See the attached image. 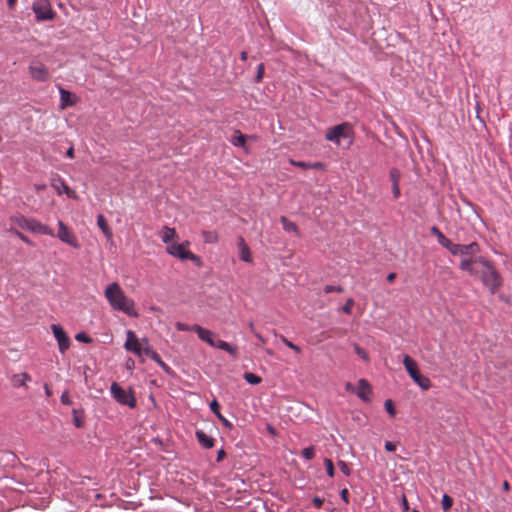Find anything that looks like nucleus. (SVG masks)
Returning <instances> with one entry per match:
<instances>
[{
	"label": "nucleus",
	"mask_w": 512,
	"mask_h": 512,
	"mask_svg": "<svg viewBox=\"0 0 512 512\" xmlns=\"http://www.w3.org/2000/svg\"><path fill=\"white\" fill-rule=\"evenodd\" d=\"M459 268L471 276L479 277L491 294H495L503 284V279L492 262L484 257L464 258L461 260Z\"/></svg>",
	"instance_id": "f257e3e1"
},
{
	"label": "nucleus",
	"mask_w": 512,
	"mask_h": 512,
	"mask_svg": "<svg viewBox=\"0 0 512 512\" xmlns=\"http://www.w3.org/2000/svg\"><path fill=\"white\" fill-rule=\"evenodd\" d=\"M104 296L113 310L123 312L130 317L139 316L134 300L125 295L117 282L106 287Z\"/></svg>",
	"instance_id": "f03ea898"
},
{
	"label": "nucleus",
	"mask_w": 512,
	"mask_h": 512,
	"mask_svg": "<svg viewBox=\"0 0 512 512\" xmlns=\"http://www.w3.org/2000/svg\"><path fill=\"white\" fill-rule=\"evenodd\" d=\"M353 127L350 123L344 122L339 125L329 128L326 132V140L341 145V140H346V146L349 147L353 142Z\"/></svg>",
	"instance_id": "7ed1b4c3"
},
{
	"label": "nucleus",
	"mask_w": 512,
	"mask_h": 512,
	"mask_svg": "<svg viewBox=\"0 0 512 512\" xmlns=\"http://www.w3.org/2000/svg\"><path fill=\"white\" fill-rule=\"evenodd\" d=\"M403 364L409 376L419 387L423 390H428L431 387L430 379L420 373L417 362L413 358L409 355H405L403 358Z\"/></svg>",
	"instance_id": "20e7f679"
},
{
	"label": "nucleus",
	"mask_w": 512,
	"mask_h": 512,
	"mask_svg": "<svg viewBox=\"0 0 512 512\" xmlns=\"http://www.w3.org/2000/svg\"><path fill=\"white\" fill-rule=\"evenodd\" d=\"M189 246V242L186 241L184 243L178 244L176 242L171 243L166 247V251L173 257L179 258L180 260H191L195 263L200 262V258L189 251L187 248Z\"/></svg>",
	"instance_id": "39448f33"
},
{
	"label": "nucleus",
	"mask_w": 512,
	"mask_h": 512,
	"mask_svg": "<svg viewBox=\"0 0 512 512\" xmlns=\"http://www.w3.org/2000/svg\"><path fill=\"white\" fill-rule=\"evenodd\" d=\"M113 398L121 405L135 408L136 399L131 391L124 390L117 382H113L110 388Z\"/></svg>",
	"instance_id": "423d86ee"
},
{
	"label": "nucleus",
	"mask_w": 512,
	"mask_h": 512,
	"mask_svg": "<svg viewBox=\"0 0 512 512\" xmlns=\"http://www.w3.org/2000/svg\"><path fill=\"white\" fill-rule=\"evenodd\" d=\"M57 237L65 244L78 249L80 248V244L77 240L76 235L74 232L68 228L66 224H64L62 221L58 222V232Z\"/></svg>",
	"instance_id": "0eeeda50"
},
{
	"label": "nucleus",
	"mask_w": 512,
	"mask_h": 512,
	"mask_svg": "<svg viewBox=\"0 0 512 512\" xmlns=\"http://www.w3.org/2000/svg\"><path fill=\"white\" fill-rule=\"evenodd\" d=\"M453 255L470 256L474 258L479 251V245L476 242H472L468 245L454 244L453 242L447 249Z\"/></svg>",
	"instance_id": "6e6552de"
},
{
	"label": "nucleus",
	"mask_w": 512,
	"mask_h": 512,
	"mask_svg": "<svg viewBox=\"0 0 512 512\" xmlns=\"http://www.w3.org/2000/svg\"><path fill=\"white\" fill-rule=\"evenodd\" d=\"M51 329L58 342L60 352L65 353L70 347V338L68 337L64 329L58 324H53L51 326Z\"/></svg>",
	"instance_id": "1a4fd4ad"
},
{
	"label": "nucleus",
	"mask_w": 512,
	"mask_h": 512,
	"mask_svg": "<svg viewBox=\"0 0 512 512\" xmlns=\"http://www.w3.org/2000/svg\"><path fill=\"white\" fill-rule=\"evenodd\" d=\"M34 13L37 20L39 21L53 20L56 15L55 12L51 9L48 0H40L38 6H34Z\"/></svg>",
	"instance_id": "9d476101"
},
{
	"label": "nucleus",
	"mask_w": 512,
	"mask_h": 512,
	"mask_svg": "<svg viewBox=\"0 0 512 512\" xmlns=\"http://www.w3.org/2000/svg\"><path fill=\"white\" fill-rule=\"evenodd\" d=\"M126 335H127V339L124 344L125 349L127 351L132 352V353L136 354L137 356L141 357L143 342L142 341L140 342L139 339L137 338L136 334L131 330H128Z\"/></svg>",
	"instance_id": "9b49d317"
},
{
	"label": "nucleus",
	"mask_w": 512,
	"mask_h": 512,
	"mask_svg": "<svg viewBox=\"0 0 512 512\" xmlns=\"http://www.w3.org/2000/svg\"><path fill=\"white\" fill-rule=\"evenodd\" d=\"M192 330L197 333L198 337L202 341L206 342L208 345L212 347L215 346L216 337L212 331L205 329L197 324L192 326Z\"/></svg>",
	"instance_id": "f8f14e48"
},
{
	"label": "nucleus",
	"mask_w": 512,
	"mask_h": 512,
	"mask_svg": "<svg viewBox=\"0 0 512 512\" xmlns=\"http://www.w3.org/2000/svg\"><path fill=\"white\" fill-rule=\"evenodd\" d=\"M238 250H239V257L242 261L251 263L252 262V255L251 250L247 243L245 242L243 237L238 238L237 242Z\"/></svg>",
	"instance_id": "ddd939ff"
},
{
	"label": "nucleus",
	"mask_w": 512,
	"mask_h": 512,
	"mask_svg": "<svg viewBox=\"0 0 512 512\" xmlns=\"http://www.w3.org/2000/svg\"><path fill=\"white\" fill-rule=\"evenodd\" d=\"M355 393L360 399L364 401L369 400V397L371 395V386L368 383V381L365 379H360L358 381Z\"/></svg>",
	"instance_id": "4468645a"
},
{
	"label": "nucleus",
	"mask_w": 512,
	"mask_h": 512,
	"mask_svg": "<svg viewBox=\"0 0 512 512\" xmlns=\"http://www.w3.org/2000/svg\"><path fill=\"white\" fill-rule=\"evenodd\" d=\"M162 241L168 246L174 243L173 240L178 239V234L174 228L164 226L160 232Z\"/></svg>",
	"instance_id": "2eb2a0df"
},
{
	"label": "nucleus",
	"mask_w": 512,
	"mask_h": 512,
	"mask_svg": "<svg viewBox=\"0 0 512 512\" xmlns=\"http://www.w3.org/2000/svg\"><path fill=\"white\" fill-rule=\"evenodd\" d=\"M11 222L13 230L19 227L23 230L32 231V222L24 216H14L11 218Z\"/></svg>",
	"instance_id": "dca6fc26"
},
{
	"label": "nucleus",
	"mask_w": 512,
	"mask_h": 512,
	"mask_svg": "<svg viewBox=\"0 0 512 512\" xmlns=\"http://www.w3.org/2000/svg\"><path fill=\"white\" fill-rule=\"evenodd\" d=\"M53 188L56 190V192L61 195L62 193H65L69 198L76 199V193L74 190H72L70 187H68L63 181H57L53 183Z\"/></svg>",
	"instance_id": "f3484780"
},
{
	"label": "nucleus",
	"mask_w": 512,
	"mask_h": 512,
	"mask_svg": "<svg viewBox=\"0 0 512 512\" xmlns=\"http://www.w3.org/2000/svg\"><path fill=\"white\" fill-rule=\"evenodd\" d=\"M430 232L432 235H434L437 240H438V243L445 247L446 249H448V247L451 245L452 241L450 239H448L441 231L440 229L437 227V226H432L431 229H430Z\"/></svg>",
	"instance_id": "a211bd4d"
},
{
	"label": "nucleus",
	"mask_w": 512,
	"mask_h": 512,
	"mask_svg": "<svg viewBox=\"0 0 512 512\" xmlns=\"http://www.w3.org/2000/svg\"><path fill=\"white\" fill-rule=\"evenodd\" d=\"M196 438L198 442L206 449H210L214 446V439L201 430L196 431Z\"/></svg>",
	"instance_id": "6ab92c4d"
},
{
	"label": "nucleus",
	"mask_w": 512,
	"mask_h": 512,
	"mask_svg": "<svg viewBox=\"0 0 512 512\" xmlns=\"http://www.w3.org/2000/svg\"><path fill=\"white\" fill-rule=\"evenodd\" d=\"M30 380V376L28 373L26 372H23V373H19V374H14L12 377H11V384L14 386V387H22L25 385L26 381Z\"/></svg>",
	"instance_id": "aec40b11"
},
{
	"label": "nucleus",
	"mask_w": 512,
	"mask_h": 512,
	"mask_svg": "<svg viewBox=\"0 0 512 512\" xmlns=\"http://www.w3.org/2000/svg\"><path fill=\"white\" fill-rule=\"evenodd\" d=\"M214 347L219 348L221 350H224V351L228 352L230 355H232L234 357L237 356V347L236 346H232L231 344H229L226 341H223V340H220V339H216Z\"/></svg>",
	"instance_id": "412c9836"
},
{
	"label": "nucleus",
	"mask_w": 512,
	"mask_h": 512,
	"mask_svg": "<svg viewBox=\"0 0 512 512\" xmlns=\"http://www.w3.org/2000/svg\"><path fill=\"white\" fill-rule=\"evenodd\" d=\"M72 94L65 90L60 89V100H61V107L65 108L67 106H73L75 104V101L71 100Z\"/></svg>",
	"instance_id": "4be33fe9"
},
{
	"label": "nucleus",
	"mask_w": 512,
	"mask_h": 512,
	"mask_svg": "<svg viewBox=\"0 0 512 512\" xmlns=\"http://www.w3.org/2000/svg\"><path fill=\"white\" fill-rule=\"evenodd\" d=\"M97 225L102 230V232L106 235L107 238H111L112 232L110 227L107 224V220L103 215L97 216Z\"/></svg>",
	"instance_id": "5701e85b"
},
{
	"label": "nucleus",
	"mask_w": 512,
	"mask_h": 512,
	"mask_svg": "<svg viewBox=\"0 0 512 512\" xmlns=\"http://www.w3.org/2000/svg\"><path fill=\"white\" fill-rule=\"evenodd\" d=\"M48 77L49 72L45 66L40 65L39 67H34V79L44 81L48 79Z\"/></svg>",
	"instance_id": "b1692460"
},
{
	"label": "nucleus",
	"mask_w": 512,
	"mask_h": 512,
	"mask_svg": "<svg viewBox=\"0 0 512 512\" xmlns=\"http://www.w3.org/2000/svg\"><path fill=\"white\" fill-rule=\"evenodd\" d=\"M34 233H40L44 235L54 236L53 230L44 224L38 223L34 221Z\"/></svg>",
	"instance_id": "393cba45"
},
{
	"label": "nucleus",
	"mask_w": 512,
	"mask_h": 512,
	"mask_svg": "<svg viewBox=\"0 0 512 512\" xmlns=\"http://www.w3.org/2000/svg\"><path fill=\"white\" fill-rule=\"evenodd\" d=\"M202 236L205 243L214 244L219 240L218 233L216 231H203Z\"/></svg>",
	"instance_id": "a878e982"
},
{
	"label": "nucleus",
	"mask_w": 512,
	"mask_h": 512,
	"mask_svg": "<svg viewBox=\"0 0 512 512\" xmlns=\"http://www.w3.org/2000/svg\"><path fill=\"white\" fill-rule=\"evenodd\" d=\"M231 143L237 147H244L246 143V137L237 130L231 139Z\"/></svg>",
	"instance_id": "bb28decb"
},
{
	"label": "nucleus",
	"mask_w": 512,
	"mask_h": 512,
	"mask_svg": "<svg viewBox=\"0 0 512 512\" xmlns=\"http://www.w3.org/2000/svg\"><path fill=\"white\" fill-rule=\"evenodd\" d=\"M244 379L249 384H252V385H257V384L261 383V381H262L261 377H259L258 375L254 374V373H251V372H246L244 374Z\"/></svg>",
	"instance_id": "cd10ccee"
},
{
	"label": "nucleus",
	"mask_w": 512,
	"mask_h": 512,
	"mask_svg": "<svg viewBox=\"0 0 512 512\" xmlns=\"http://www.w3.org/2000/svg\"><path fill=\"white\" fill-rule=\"evenodd\" d=\"M281 222L283 224V229L286 231H297V225L291 221H289L286 217H281Z\"/></svg>",
	"instance_id": "c85d7f7f"
},
{
	"label": "nucleus",
	"mask_w": 512,
	"mask_h": 512,
	"mask_svg": "<svg viewBox=\"0 0 512 512\" xmlns=\"http://www.w3.org/2000/svg\"><path fill=\"white\" fill-rule=\"evenodd\" d=\"M452 505L453 499L449 495L444 494L442 497V508L444 512H448L451 509Z\"/></svg>",
	"instance_id": "c756f323"
},
{
	"label": "nucleus",
	"mask_w": 512,
	"mask_h": 512,
	"mask_svg": "<svg viewBox=\"0 0 512 512\" xmlns=\"http://www.w3.org/2000/svg\"><path fill=\"white\" fill-rule=\"evenodd\" d=\"M354 351L355 353L361 358L363 359L364 361L368 362L369 361V356H368V353L366 352L365 349H363L362 347H360L358 344H354Z\"/></svg>",
	"instance_id": "7c9ffc66"
},
{
	"label": "nucleus",
	"mask_w": 512,
	"mask_h": 512,
	"mask_svg": "<svg viewBox=\"0 0 512 512\" xmlns=\"http://www.w3.org/2000/svg\"><path fill=\"white\" fill-rule=\"evenodd\" d=\"M324 465H325V468H326V472L327 474L332 478L334 477L335 475V469H334V464H333V461L329 458H325L324 459Z\"/></svg>",
	"instance_id": "2f4dec72"
},
{
	"label": "nucleus",
	"mask_w": 512,
	"mask_h": 512,
	"mask_svg": "<svg viewBox=\"0 0 512 512\" xmlns=\"http://www.w3.org/2000/svg\"><path fill=\"white\" fill-rule=\"evenodd\" d=\"M142 355H146L148 357L151 356V353H154L155 350H153L150 346H149V342L147 340V338H143L142 339Z\"/></svg>",
	"instance_id": "473e14b6"
},
{
	"label": "nucleus",
	"mask_w": 512,
	"mask_h": 512,
	"mask_svg": "<svg viewBox=\"0 0 512 512\" xmlns=\"http://www.w3.org/2000/svg\"><path fill=\"white\" fill-rule=\"evenodd\" d=\"M384 406L390 416L394 417L396 415L394 403L391 399H387L384 403Z\"/></svg>",
	"instance_id": "72a5a7b5"
},
{
	"label": "nucleus",
	"mask_w": 512,
	"mask_h": 512,
	"mask_svg": "<svg viewBox=\"0 0 512 512\" xmlns=\"http://www.w3.org/2000/svg\"><path fill=\"white\" fill-rule=\"evenodd\" d=\"M337 464H338L339 469L341 470V472H342L344 475H346V476H349V475H350L351 470H350V468H349L348 464H347L345 461H343V460H339Z\"/></svg>",
	"instance_id": "f704fd0d"
},
{
	"label": "nucleus",
	"mask_w": 512,
	"mask_h": 512,
	"mask_svg": "<svg viewBox=\"0 0 512 512\" xmlns=\"http://www.w3.org/2000/svg\"><path fill=\"white\" fill-rule=\"evenodd\" d=\"M302 456L307 459V460H311L314 458L315 456V451H314V448L313 447H307L305 449H303L302 451Z\"/></svg>",
	"instance_id": "c9c22d12"
},
{
	"label": "nucleus",
	"mask_w": 512,
	"mask_h": 512,
	"mask_svg": "<svg viewBox=\"0 0 512 512\" xmlns=\"http://www.w3.org/2000/svg\"><path fill=\"white\" fill-rule=\"evenodd\" d=\"M75 339L83 343H91L92 339L84 332H79L75 335Z\"/></svg>",
	"instance_id": "e433bc0d"
},
{
	"label": "nucleus",
	"mask_w": 512,
	"mask_h": 512,
	"mask_svg": "<svg viewBox=\"0 0 512 512\" xmlns=\"http://www.w3.org/2000/svg\"><path fill=\"white\" fill-rule=\"evenodd\" d=\"M354 306V300L352 298H349L346 303L344 304V306L342 307V311L345 313V314H351L352 312V308Z\"/></svg>",
	"instance_id": "4c0bfd02"
},
{
	"label": "nucleus",
	"mask_w": 512,
	"mask_h": 512,
	"mask_svg": "<svg viewBox=\"0 0 512 512\" xmlns=\"http://www.w3.org/2000/svg\"><path fill=\"white\" fill-rule=\"evenodd\" d=\"M343 291H344V289H343V287H341V286L326 285V286L324 287V292H325L326 294H328V293H332V292H338V293H341V292H343Z\"/></svg>",
	"instance_id": "58836bf2"
},
{
	"label": "nucleus",
	"mask_w": 512,
	"mask_h": 512,
	"mask_svg": "<svg viewBox=\"0 0 512 512\" xmlns=\"http://www.w3.org/2000/svg\"><path fill=\"white\" fill-rule=\"evenodd\" d=\"M390 180L392 182V184H399V180H400V172L397 170V169H392L390 171Z\"/></svg>",
	"instance_id": "ea45409f"
},
{
	"label": "nucleus",
	"mask_w": 512,
	"mask_h": 512,
	"mask_svg": "<svg viewBox=\"0 0 512 512\" xmlns=\"http://www.w3.org/2000/svg\"><path fill=\"white\" fill-rule=\"evenodd\" d=\"M73 422H74V425L78 428L82 427L83 426V420L82 418L78 415V411L76 409L73 410Z\"/></svg>",
	"instance_id": "a19ab883"
},
{
	"label": "nucleus",
	"mask_w": 512,
	"mask_h": 512,
	"mask_svg": "<svg viewBox=\"0 0 512 512\" xmlns=\"http://www.w3.org/2000/svg\"><path fill=\"white\" fill-rule=\"evenodd\" d=\"M290 164L295 166V167H299L301 169H308L309 168V163H306V162H303V161H296V160H290Z\"/></svg>",
	"instance_id": "79ce46f5"
},
{
	"label": "nucleus",
	"mask_w": 512,
	"mask_h": 512,
	"mask_svg": "<svg viewBox=\"0 0 512 512\" xmlns=\"http://www.w3.org/2000/svg\"><path fill=\"white\" fill-rule=\"evenodd\" d=\"M175 327L178 331H193L192 330V326H189L185 323H182V322H177L175 324Z\"/></svg>",
	"instance_id": "37998d69"
},
{
	"label": "nucleus",
	"mask_w": 512,
	"mask_h": 512,
	"mask_svg": "<svg viewBox=\"0 0 512 512\" xmlns=\"http://www.w3.org/2000/svg\"><path fill=\"white\" fill-rule=\"evenodd\" d=\"M210 409L211 411L215 414V415H219L220 413V404L218 403L217 400H213L211 403H210Z\"/></svg>",
	"instance_id": "c03bdc74"
},
{
	"label": "nucleus",
	"mask_w": 512,
	"mask_h": 512,
	"mask_svg": "<svg viewBox=\"0 0 512 512\" xmlns=\"http://www.w3.org/2000/svg\"><path fill=\"white\" fill-rule=\"evenodd\" d=\"M264 71H265L264 64L263 63L259 64L258 69H257L256 82H260L262 80Z\"/></svg>",
	"instance_id": "a18cd8bd"
},
{
	"label": "nucleus",
	"mask_w": 512,
	"mask_h": 512,
	"mask_svg": "<svg viewBox=\"0 0 512 512\" xmlns=\"http://www.w3.org/2000/svg\"><path fill=\"white\" fill-rule=\"evenodd\" d=\"M61 402L64 405H70L72 403L70 396L67 391H64L61 395Z\"/></svg>",
	"instance_id": "49530a36"
},
{
	"label": "nucleus",
	"mask_w": 512,
	"mask_h": 512,
	"mask_svg": "<svg viewBox=\"0 0 512 512\" xmlns=\"http://www.w3.org/2000/svg\"><path fill=\"white\" fill-rule=\"evenodd\" d=\"M48 503H49V501L47 500V498H44V497L41 498V503L40 504L36 503V501L34 500V509H36V508H40V509L45 508V507H47Z\"/></svg>",
	"instance_id": "de8ad7c7"
},
{
	"label": "nucleus",
	"mask_w": 512,
	"mask_h": 512,
	"mask_svg": "<svg viewBox=\"0 0 512 512\" xmlns=\"http://www.w3.org/2000/svg\"><path fill=\"white\" fill-rule=\"evenodd\" d=\"M323 502H324L323 499H321L320 497H314L312 499V503L315 506V508H317V509L322 507Z\"/></svg>",
	"instance_id": "09e8293b"
},
{
	"label": "nucleus",
	"mask_w": 512,
	"mask_h": 512,
	"mask_svg": "<svg viewBox=\"0 0 512 512\" xmlns=\"http://www.w3.org/2000/svg\"><path fill=\"white\" fill-rule=\"evenodd\" d=\"M340 496L342 498V500L348 504L349 503V499H348V496H349V492L346 488L342 489L341 492H340Z\"/></svg>",
	"instance_id": "8fccbe9b"
},
{
	"label": "nucleus",
	"mask_w": 512,
	"mask_h": 512,
	"mask_svg": "<svg viewBox=\"0 0 512 512\" xmlns=\"http://www.w3.org/2000/svg\"><path fill=\"white\" fill-rule=\"evenodd\" d=\"M392 191H393L394 198L397 199L400 196L399 184H397V183L392 184Z\"/></svg>",
	"instance_id": "3c124183"
},
{
	"label": "nucleus",
	"mask_w": 512,
	"mask_h": 512,
	"mask_svg": "<svg viewBox=\"0 0 512 512\" xmlns=\"http://www.w3.org/2000/svg\"><path fill=\"white\" fill-rule=\"evenodd\" d=\"M385 449L389 452H393L396 450V444L390 441L385 443Z\"/></svg>",
	"instance_id": "603ef678"
},
{
	"label": "nucleus",
	"mask_w": 512,
	"mask_h": 512,
	"mask_svg": "<svg viewBox=\"0 0 512 512\" xmlns=\"http://www.w3.org/2000/svg\"><path fill=\"white\" fill-rule=\"evenodd\" d=\"M151 358L153 361H155L157 364L160 363L162 361L160 355L154 351V353H151V356L149 357Z\"/></svg>",
	"instance_id": "864d4df0"
},
{
	"label": "nucleus",
	"mask_w": 512,
	"mask_h": 512,
	"mask_svg": "<svg viewBox=\"0 0 512 512\" xmlns=\"http://www.w3.org/2000/svg\"><path fill=\"white\" fill-rule=\"evenodd\" d=\"M226 456V452L223 449H220L217 453V462H221Z\"/></svg>",
	"instance_id": "5fc2aeb1"
},
{
	"label": "nucleus",
	"mask_w": 512,
	"mask_h": 512,
	"mask_svg": "<svg viewBox=\"0 0 512 512\" xmlns=\"http://www.w3.org/2000/svg\"><path fill=\"white\" fill-rule=\"evenodd\" d=\"M324 165L321 163V162H314V163H309V168H313V169H323Z\"/></svg>",
	"instance_id": "6e6d98bb"
},
{
	"label": "nucleus",
	"mask_w": 512,
	"mask_h": 512,
	"mask_svg": "<svg viewBox=\"0 0 512 512\" xmlns=\"http://www.w3.org/2000/svg\"><path fill=\"white\" fill-rule=\"evenodd\" d=\"M281 341L289 348L293 347V343L283 335L280 336Z\"/></svg>",
	"instance_id": "4d7b16f0"
},
{
	"label": "nucleus",
	"mask_w": 512,
	"mask_h": 512,
	"mask_svg": "<svg viewBox=\"0 0 512 512\" xmlns=\"http://www.w3.org/2000/svg\"><path fill=\"white\" fill-rule=\"evenodd\" d=\"M158 365L165 371V372H169L170 371V368L169 366L162 360L160 363H158Z\"/></svg>",
	"instance_id": "13d9d810"
},
{
	"label": "nucleus",
	"mask_w": 512,
	"mask_h": 512,
	"mask_svg": "<svg viewBox=\"0 0 512 512\" xmlns=\"http://www.w3.org/2000/svg\"><path fill=\"white\" fill-rule=\"evenodd\" d=\"M16 235L21 238L23 241L29 243V238L27 236H25L23 233L19 232V231H16Z\"/></svg>",
	"instance_id": "bf43d9fd"
},
{
	"label": "nucleus",
	"mask_w": 512,
	"mask_h": 512,
	"mask_svg": "<svg viewBox=\"0 0 512 512\" xmlns=\"http://www.w3.org/2000/svg\"><path fill=\"white\" fill-rule=\"evenodd\" d=\"M66 157L71 159L74 157V148L72 146L67 150Z\"/></svg>",
	"instance_id": "052dcab7"
},
{
	"label": "nucleus",
	"mask_w": 512,
	"mask_h": 512,
	"mask_svg": "<svg viewBox=\"0 0 512 512\" xmlns=\"http://www.w3.org/2000/svg\"><path fill=\"white\" fill-rule=\"evenodd\" d=\"M345 388L347 391H350V392H355L356 391V388L351 384V383H346L345 385Z\"/></svg>",
	"instance_id": "680f3d73"
},
{
	"label": "nucleus",
	"mask_w": 512,
	"mask_h": 512,
	"mask_svg": "<svg viewBox=\"0 0 512 512\" xmlns=\"http://www.w3.org/2000/svg\"><path fill=\"white\" fill-rule=\"evenodd\" d=\"M402 505H403L404 510H408L409 506H408V501H407V498L405 495H403V497H402Z\"/></svg>",
	"instance_id": "e2e57ef3"
},
{
	"label": "nucleus",
	"mask_w": 512,
	"mask_h": 512,
	"mask_svg": "<svg viewBox=\"0 0 512 512\" xmlns=\"http://www.w3.org/2000/svg\"><path fill=\"white\" fill-rule=\"evenodd\" d=\"M395 278H396V274L395 273H389L387 275V281L388 282H393Z\"/></svg>",
	"instance_id": "0e129e2a"
},
{
	"label": "nucleus",
	"mask_w": 512,
	"mask_h": 512,
	"mask_svg": "<svg viewBox=\"0 0 512 512\" xmlns=\"http://www.w3.org/2000/svg\"><path fill=\"white\" fill-rule=\"evenodd\" d=\"M240 58H241V60L246 61L247 58H248L247 52L246 51H242L241 54H240Z\"/></svg>",
	"instance_id": "69168bd1"
},
{
	"label": "nucleus",
	"mask_w": 512,
	"mask_h": 512,
	"mask_svg": "<svg viewBox=\"0 0 512 512\" xmlns=\"http://www.w3.org/2000/svg\"><path fill=\"white\" fill-rule=\"evenodd\" d=\"M222 423H223V425H224V426H226V427H228V428H231V427H232L231 422H230V421H228L226 418H225V419H223Z\"/></svg>",
	"instance_id": "338daca9"
},
{
	"label": "nucleus",
	"mask_w": 512,
	"mask_h": 512,
	"mask_svg": "<svg viewBox=\"0 0 512 512\" xmlns=\"http://www.w3.org/2000/svg\"><path fill=\"white\" fill-rule=\"evenodd\" d=\"M290 349L294 350L296 353H300L301 352L300 347L295 345L294 343H293V347H291Z\"/></svg>",
	"instance_id": "774afa93"
}]
</instances>
